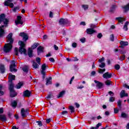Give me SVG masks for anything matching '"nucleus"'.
Listing matches in <instances>:
<instances>
[{
	"instance_id": "nucleus-50",
	"label": "nucleus",
	"mask_w": 129,
	"mask_h": 129,
	"mask_svg": "<svg viewBox=\"0 0 129 129\" xmlns=\"http://www.w3.org/2000/svg\"><path fill=\"white\" fill-rule=\"evenodd\" d=\"M125 58V55H122V56H120L119 60H120L121 61H122V60H124Z\"/></svg>"
},
{
	"instance_id": "nucleus-42",
	"label": "nucleus",
	"mask_w": 129,
	"mask_h": 129,
	"mask_svg": "<svg viewBox=\"0 0 129 129\" xmlns=\"http://www.w3.org/2000/svg\"><path fill=\"white\" fill-rule=\"evenodd\" d=\"M3 89V86L0 85V96L4 95V92L2 91Z\"/></svg>"
},
{
	"instance_id": "nucleus-30",
	"label": "nucleus",
	"mask_w": 129,
	"mask_h": 129,
	"mask_svg": "<svg viewBox=\"0 0 129 129\" xmlns=\"http://www.w3.org/2000/svg\"><path fill=\"white\" fill-rule=\"evenodd\" d=\"M102 124H101V123H98L96 127H91L90 128V129H98L99 128V126H101Z\"/></svg>"
},
{
	"instance_id": "nucleus-53",
	"label": "nucleus",
	"mask_w": 129,
	"mask_h": 129,
	"mask_svg": "<svg viewBox=\"0 0 129 129\" xmlns=\"http://www.w3.org/2000/svg\"><path fill=\"white\" fill-rule=\"evenodd\" d=\"M97 38H98V39H101V38H102V34L101 33H99L97 36Z\"/></svg>"
},
{
	"instance_id": "nucleus-13",
	"label": "nucleus",
	"mask_w": 129,
	"mask_h": 129,
	"mask_svg": "<svg viewBox=\"0 0 129 129\" xmlns=\"http://www.w3.org/2000/svg\"><path fill=\"white\" fill-rule=\"evenodd\" d=\"M20 36L23 37V39L24 40V41H27V40H28V39H29V37H28V34L27 33H25L24 32L21 33L20 34Z\"/></svg>"
},
{
	"instance_id": "nucleus-47",
	"label": "nucleus",
	"mask_w": 129,
	"mask_h": 129,
	"mask_svg": "<svg viewBox=\"0 0 129 129\" xmlns=\"http://www.w3.org/2000/svg\"><path fill=\"white\" fill-rule=\"evenodd\" d=\"M90 29H92L93 30H94L95 28H96V26L94 24H90Z\"/></svg>"
},
{
	"instance_id": "nucleus-24",
	"label": "nucleus",
	"mask_w": 129,
	"mask_h": 129,
	"mask_svg": "<svg viewBox=\"0 0 129 129\" xmlns=\"http://www.w3.org/2000/svg\"><path fill=\"white\" fill-rule=\"evenodd\" d=\"M28 56L30 58L33 57V49H31V48H28Z\"/></svg>"
},
{
	"instance_id": "nucleus-11",
	"label": "nucleus",
	"mask_w": 129,
	"mask_h": 129,
	"mask_svg": "<svg viewBox=\"0 0 129 129\" xmlns=\"http://www.w3.org/2000/svg\"><path fill=\"white\" fill-rule=\"evenodd\" d=\"M16 78V76L12 75V74H9V82H10V84H14L13 83V80H15Z\"/></svg>"
},
{
	"instance_id": "nucleus-64",
	"label": "nucleus",
	"mask_w": 129,
	"mask_h": 129,
	"mask_svg": "<svg viewBox=\"0 0 129 129\" xmlns=\"http://www.w3.org/2000/svg\"><path fill=\"white\" fill-rule=\"evenodd\" d=\"M114 111L115 113H117V112H118V109H116V108H114Z\"/></svg>"
},
{
	"instance_id": "nucleus-58",
	"label": "nucleus",
	"mask_w": 129,
	"mask_h": 129,
	"mask_svg": "<svg viewBox=\"0 0 129 129\" xmlns=\"http://www.w3.org/2000/svg\"><path fill=\"white\" fill-rule=\"evenodd\" d=\"M49 61H50V62H55V59H54V58L51 57L49 58Z\"/></svg>"
},
{
	"instance_id": "nucleus-12",
	"label": "nucleus",
	"mask_w": 129,
	"mask_h": 129,
	"mask_svg": "<svg viewBox=\"0 0 129 129\" xmlns=\"http://www.w3.org/2000/svg\"><path fill=\"white\" fill-rule=\"evenodd\" d=\"M86 33L88 35H92V34H94V33H96V30L91 29V28H88L86 30Z\"/></svg>"
},
{
	"instance_id": "nucleus-61",
	"label": "nucleus",
	"mask_w": 129,
	"mask_h": 129,
	"mask_svg": "<svg viewBox=\"0 0 129 129\" xmlns=\"http://www.w3.org/2000/svg\"><path fill=\"white\" fill-rule=\"evenodd\" d=\"M80 25H82L83 26H86V24L85 23V22L83 21L81 22Z\"/></svg>"
},
{
	"instance_id": "nucleus-55",
	"label": "nucleus",
	"mask_w": 129,
	"mask_h": 129,
	"mask_svg": "<svg viewBox=\"0 0 129 129\" xmlns=\"http://www.w3.org/2000/svg\"><path fill=\"white\" fill-rule=\"evenodd\" d=\"M108 94L110 95V96H114V94L112 91L108 92Z\"/></svg>"
},
{
	"instance_id": "nucleus-56",
	"label": "nucleus",
	"mask_w": 129,
	"mask_h": 129,
	"mask_svg": "<svg viewBox=\"0 0 129 129\" xmlns=\"http://www.w3.org/2000/svg\"><path fill=\"white\" fill-rule=\"evenodd\" d=\"M80 41L82 43H85V38L83 37L80 39Z\"/></svg>"
},
{
	"instance_id": "nucleus-19",
	"label": "nucleus",
	"mask_w": 129,
	"mask_h": 129,
	"mask_svg": "<svg viewBox=\"0 0 129 129\" xmlns=\"http://www.w3.org/2000/svg\"><path fill=\"white\" fill-rule=\"evenodd\" d=\"M116 21H118L119 23H122V22H124L125 21V18L122 17H117L115 18Z\"/></svg>"
},
{
	"instance_id": "nucleus-2",
	"label": "nucleus",
	"mask_w": 129,
	"mask_h": 129,
	"mask_svg": "<svg viewBox=\"0 0 129 129\" xmlns=\"http://www.w3.org/2000/svg\"><path fill=\"white\" fill-rule=\"evenodd\" d=\"M9 19L6 18V16L4 14H2L0 15V24H3L4 25L0 26V38L3 37V35L5 34L4 28H7L8 25L9 24Z\"/></svg>"
},
{
	"instance_id": "nucleus-15",
	"label": "nucleus",
	"mask_w": 129,
	"mask_h": 129,
	"mask_svg": "<svg viewBox=\"0 0 129 129\" xmlns=\"http://www.w3.org/2000/svg\"><path fill=\"white\" fill-rule=\"evenodd\" d=\"M111 76H112V74H109V73L107 72L103 75V78H105V79H109V78H111Z\"/></svg>"
},
{
	"instance_id": "nucleus-44",
	"label": "nucleus",
	"mask_w": 129,
	"mask_h": 129,
	"mask_svg": "<svg viewBox=\"0 0 129 129\" xmlns=\"http://www.w3.org/2000/svg\"><path fill=\"white\" fill-rule=\"evenodd\" d=\"M36 61L37 63H38V64H39V65H40V62H41V58L40 57H37L36 58Z\"/></svg>"
},
{
	"instance_id": "nucleus-16",
	"label": "nucleus",
	"mask_w": 129,
	"mask_h": 129,
	"mask_svg": "<svg viewBox=\"0 0 129 129\" xmlns=\"http://www.w3.org/2000/svg\"><path fill=\"white\" fill-rule=\"evenodd\" d=\"M32 93L30 91L27 90L23 92V96L24 97H30Z\"/></svg>"
},
{
	"instance_id": "nucleus-60",
	"label": "nucleus",
	"mask_w": 129,
	"mask_h": 129,
	"mask_svg": "<svg viewBox=\"0 0 129 129\" xmlns=\"http://www.w3.org/2000/svg\"><path fill=\"white\" fill-rule=\"evenodd\" d=\"M51 120L52 119L51 118H48V119H46V123H49L51 121Z\"/></svg>"
},
{
	"instance_id": "nucleus-23",
	"label": "nucleus",
	"mask_w": 129,
	"mask_h": 129,
	"mask_svg": "<svg viewBox=\"0 0 129 129\" xmlns=\"http://www.w3.org/2000/svg\"><path fill=\"white\" fill-rule=\"evenodd\" d=\"M120 44L121 45V48L124 47V46H127L128 45V42L126 41H121L120 42Z\"/></svg>"
},
{
	"instance_id": "nucleus-62",
	"label": "nucleus",
	"mask_w": 129,
	"mask_h": 129,
	"mask_svg": "<svg viewBox=\"0 0 129 129\" xmlns=\"http://www.w3.org/2000/svg\"><path fill=\"white\" fill-rule=\"evenodd\" d=\"M124 87H125V88H127V89H129V86L127 85L126 84L124 85Z\"/></svg>"
},
{
	"instance_id": "nucleus-43",
	"label": "nucleus",
	"mask_w": 129,
	"mask_h": 129,
	"mask_svg": "<svg viewBox=\"0 0 129 129\" xmlns=\"http://www.w3.org/2000/svg\"><path fill=\"white\" fill-rule=\"evenodd\" d=\"M105 84L106 85L109 86L111 84V82L109 80H107L105 81Z\"/></svg>"
},
{
	"instance_id": "nucleus-18",
	"label": "nucleus",
	"mask_w": 129,
	"mask_h": 129,
	"mask_svg": "<svg viewBox=\"0 0 129 129\" xmlns=\"http://www.w3.org/2000/svg\"><path fill=\"white\" fill-rule=\"evenodd\" d=\"M32 66L34 69H38L39 68V64L35 60L32 61Z\"/></svg>"
},
{
	"instance_id": "nucleus-27",
	"label": "nucleus",
	"mask_w": 129,
	"mask_h": 129,
	"mask_svg": "<svg viewBox=\"0 0 129 129\" xmlns=\"http://www.w3.org/2000/svg\"><path fill=\"white\" fill-rule=\"evenodd\" d=\"M121 117H122L123 118H128V115H127L126 113L122 112L121 114Z\"/></svg>"
},
{
	"instance_id": "nucleus-31",
	"label": "nucleus",
	"mask_w": 129,
	"mask_h": 129,
	"mask_svg": "<svg viewBox=\"0 0 129 129\" xmlns=\"http://www.w3.org/2000/svg\"><path fill=\"white\" fill-rule=\"evenodd\" d=\"M69 108L70 110H71V113H73L75 111V109L74 108V107L73 106H69Z\"/></svg>"
},
{
	"instance_id": "nucleus-20",
	"label": "nucleus",
	"mask_w": 129,
	"mask_h": 129,
	"mask_svg": "<svg viewBox=\"0 0 129 129\" xmlns=\"http://www.w3.org/2000/svg\"><path fill=\"white\" fill-rule=\"evenodd\" d=\"M46 85H49V84H52V78L49 77L48 78L46 79Z\"/></svg>"
},
{
	"instance_id": "nucleus-33",
	"label": "nucleus",
	"mask_w": 129,
	"mask_h": 129,
	"mask_svg": "<svg viewBox=\"0 0 129 129\" xmlns=\"http://www.w3.org/2000/svg\"><path fill=\"white\" fill-rule=\"evenodd\" d=\"M0 70L2 73H5V66L1 64L0 67Z\"/></svg>"
},
{
	"instance_id": "nucleus-3",
	"label": "nucleus",
	"mask_w": 129,
	"mask_h": 129,
	"mask_svg": "<svg viewBox=\"0 0 129 129\" xmlns=\"http://www.w3.org/2000/svg\"><path fill=\"white\" fill-rule=\"evenodd\" d=\"M18 44L20 46V47H19V49L17 47H15V55H16V56H19V53H20V54H24V55H26V52H27V50H26V48H25V44L24 42L19 40V41L18 42Z\"/></svg>"
},
{
	"instance_id": "nucleus-48",
	"label": "nucleus",
	"mask_w": 129,
	"mask_h": 129,
	"mask_svg": "<svg viewBox=\"0 0 129 129\" xmlns=\"http://www.w3.org/2000/svg\"><path fill=\"white\" fill-rule=\"evenodd\" d=\"M120 69V66H119V64H116L115 66V69H116V70H119Z\"/></svg>"
},
{
	"instance_id": "nucleus-7",
	"label": "nucleus",
	"mask_w": 129,
	"mask_h": 129,
	"mask_svg": "<svg viewBox=\"0 0 129 129\" xmlns=\"http://www.w3.org/2000/svg\"><path fill=\"white\" fill-rule=\"evenodd\" d=\"M59 24L61 26H64V25H69V24H70V22H69L67 19L61 18L59 21Z\"/></svg>"
},
{
	"instance_id": "nucleus-49",
	"label": "nucleus",
	"mask_w": 129,
	"mask_h": 129,
	"mask_svg": "<svg viewBox=\"0 0 129 129\" xmlns=\"http://www.w3.org/2000/svg\"><path fill=\"white\" fill-rule=\"evenodd\" d=\"M117 105L119 107H121V100H119L117 102Z\"/></svg>"
},
{
	"instance_id": "nucleus-39",
	"label": "nucleus",
	"mask_w": 129,
	"mask_h": 129,
	"mask_svg": "<svg viewBox=\"0 0 129 129\" xmlns=\"http://www.w3.org/2000/svg\"><path fill=\"white\" fill-rule=\"evenodd\" d=\"M83 9L85 10V11H86V10H88V5H84L82 6Z\"/></svg>"
},
{
	"instance_id": "nucleus-22",
	"label": "nucleus",
	"mask_w": 129,
	"mask_h": 129,
	"mask_svg": "<svg viewBox=\"0 0 129 129\" xmlns=\"http://www.w3.org/2000/svg\"><path fill=\"white\" fill-rule=\"evenodd\" d=\"M122 8L124 10V12L125 13H126L127 12H128L129 11V3L127 4L126 5L124 6Z\"/></svg>"
},
{
	"instance_id": "nucleus-35",
	"label": "nucleus",
	"mask_w": 129,
	"mask_h": 129,
	"mask_svg": "<svg viewBox=\"0 0 129 129\" xmlns=\"http://www.w3.org/2000/svg\"><path fill=\"white\" fill-rule=\"evenodd\" d=\"M38 45H39V44L34 43V44L31 46V49L32 50H34V49H36V48H37L38 47Z\"/></svg>"
},
{
	"instance_id": "nucleus-59",
	"label": "nucleus",
	"mask_w": 129,
	"mask_h": 129,
	"mask_svg": "<svg viewBox=\"0 0 129 129\" xmlns=\"http://www.w3.org/2000/svg\"><path fill=\"white\" fill-rule=\"evenodd\" d=\"M49 18H53V12L51 11L49 13Z\"/></svg>"
},
{
	"instance_id": "nucleus-57",
	"label": "nucleus",
	"mask_w": 129,
	"mask_h": 129,
	"mask_svg": "<svg viewBox=\"0 0 129 129\" xmlns=\"http://www.w3.org/2000/svg\"><path fill=\"white\" fill-rule=\"evenodd\" d=\"M53 47L54 48V50H55L56 51H57L59 49V47H58V46H57V45H56L55 44L53 45Z\"/></svg>"
},
{
	"instance_id": "nucleus-17",
	"label": "nucleus",
	"mask_w": 129,
	"mask_h": 129,
	"mask_svg": "<svg viewBox=\"0 0 129 129\" xmlns=\"http://www.w3.org/2000/svg\"><path fill=\"white\" fill-rule=\"evenodd\" d=\"M21 114L22 117H26L28 113H27L26 111H25V108H22L21 110Z\"/></svg>"
},
{
	"instance_id": "nucleus-1",
	"label": "nucleus",
	"mask_w": 129,
	"mask_h": 129,
	"mask_svg": "<svg viewBox=\"0 0 129 129\" xmlns=\"http://www.w3.org/2000/svg\"><path fill=\"white\" fill-rule=\"evenodd\" d=\"M7 42L4 47V52L5 53H10L13 49V44H14V39L13 38V34L10 33L7 37Z\"/></svg>"
},
{
	"instance_id": "nucleus-21",
	"label": "nucleus",
	"mask_w": 129,
	"mask_h": 129,
	"mask_svg": "<svg viewBox=\"0 0 129 129\" xmlns=\"http://www.w3.org/2000/svg\"><path fill=\"white\" fill-rule=\"evenodd\" d=\"M128 24H129V22L128 21H126L123 27V30H124V31H127V30H128V28H127V26H128Z\"/></svg>"
},
{
	"instance_id": "nucleus-45",
	"label": "nucleus",
	"mask_w": 129,
	"mask_h": 129,
	"mask_svg": "<svg viewBox=\"0 0 129 129\" xmlns=\"http://www.w3.org/2000/svg\"><path fill=\"white\" fill-rule=\"evenodd\" d=\"M105 72V69H99V73L102 74L103 72Z\"/></svg>"
},
{
	"instance_id": "nucleus-8",
	"label": "nucleus",
	"mask_w": 129,
	"mask_h": 129,
	"mask_svg": "<svg viewBox=\"0 0 129 129\" xmlns=\"http://www.w3.org/2000/svg\"><path fill=\"white\" fill-rule=\"evenodd\" d=\"M14 0H7L5 1L4 3V6L6 7H10V8H14V3H12Z\"/></svg>"
},
{
	"instance_id": "nucleus-46",
	"label": "nucleus",
	"mask_w": 129,
	"mask_h": 129,
	"mask_svg": "<svg viewBox=\"0 0 129 129\" xmlns=\"http://www.w3.org/2000/svg\"><path fill=\"white\" fill-rule=\"evenodd\" d=\"M110 40L111 41H112V42H113V41H114V36L113 35V34H112L110 35Z\"/></svg>"
},
{
	"instance_id": "nucleus-6",
	"label": "nucleus",
	"mask_w": 129,
	"mask_h": 129,
	"mask_svg": "<svg viewBox=\"0 0 129 129\" xmlns=\"http://www.w3.org/2000/svg\"><path fill=\"white\" fill-rule=\"evenodd\" d=\"M48 68V67L46 66V63H44L41 66V73L42 75H43V79L45 78V76H46V72L45 71L46 69Z\"/></svg>"
},
{
	"instance_id": "nucleus-25",
	"label": "nucleus",
	"mask_w": 129,
	"mask_h": 129,
	"mask_svg": "<svg viewBox=\"0 0 129 129\" xmlns=\"http://www.w3.org/2000/svg\"><path fill=\"white\" fill-rule=\"evenodd\" d=\"M115 9H116V5H112L110 8V13H114Z\"/></svg>"
},
{
	"instance_id": "nucleus-52",
	"label": "nucleus",
	"mask_w": 129,
	"mask_h": 129,
	"mask_svg": "<svg viewBox=\"0 0 129 129\" xmlns=\"http://www.w3.org/2000/svg\"><path fill=\"white\" fill-rule=\"evenodd\" d=\"M72 46L73 48H76L77 47V43L74 42L72 43Z\"/></svg>"
},
{
	"instance_id": "nucleus-37",
	"label": "nucleus",
	"mask_w": 129,
	"mask_h": 129,
	"mask_svg": "<svg viewBox=\"0 0 129 129\" xmlns=\"http://www.w3.org/2000/svg\"><path fill=\"white\" fill-rule=\"evenodd\" d=\"M99 67H100V68H104L105 67V63L101 62V64L99 65Z\"/></svg>"
},
{
	"instance_id": "nucleus-10",
	"label": "nucleus",
	"mask_w": 129,
	"mask_h": 129,
	"mask_svg": "<svg viewBox=\"0 0 129 129\" xmlns=\"http://www.w3.org/2000/svg\"><path fill=\"white\" fill-rule=\"evenodd\" d=\"M95 83L96 84V86L99 89H101V88H103V84L102 83L100 82L99 81H97L96 80L94 81Z\"/></svg>"
},
{
	"instance_id": "nucleus-34",
	"label": "nucleus",
	"mask_w": 129,
	"mask_h": 129,
	"mask_svg": "<svg viewBox=\"0 0 129 129\" xmlns=\"http://www.w3.org/2000/svg\"><path fill=\"white\" fill-rule=\"evenodd\" d=\"M22 86H23V83H19L16 86V88H17V89H20V88H21V87H22Z\"/></svg>"
},
{
	"instance_id": "nucleus-41",
	"label": "nucleus",
	"mask_w": 129,
	"mask_h": 129,
	"mask_svg": "<svg viewBox=\"0 0 129 129\" xmlns=\"http://www.w3.org/2000/svg\"><path fill=\"white\" fill-rule=\"evenodd\" d=\"M53 95L51 94V93H50V94L48 95L46 98V99H49V98H53Z\"/></svg>"
},
{
	"instance_id": "nucleus-9",
	"label": "nucleus",
	"mask_w": 129,
	"mask_h": 129,
	"mask_svg": "<svg viewBox=\"0 0 129 129\" xmlns=\"http://www.w3.org/2000/svg\"><path fill=\"white\" fill-rule=\"evenodd\" d=\"M23 23L24 22H23V21H22V16H17V20L15 21L16 25H19V24H20V25H23Z\"/></svg>"
},
{
	"instance_id": "nucleus-36",
	"label": "nucleus",
	"mask_w": 129,
	"mask_h": 129,
	"mask_svg": "<svg viewBox=\"0 0 129 129\" xmlns=\"http://www.w3.org/2000/svg\"><path fill=\"white\" fill-rule=\"evenodd\" d=\"M19 10H20V7L17 6L14 7V8L13 9V11L14 12V13H16L17 11H19Z\"/></svg>"
},
{
	"instance_id": "nucleus-51",
	"label": "nucleus",
	"mask_w": 129,
	"mask_h": 129,
	"mask_svg": "<svg viewBox=\"0 0 129 129\" xmlns=\"http://www.w3.org/2000/svg\"><path fill=\"white\" fill-rule=\"evenodd\" d=\"M109 100L110 102H113V101L114 100V97H110Z\"/></svg>"
},
{
	"instance_id": "nucleus-54",
	"label": "nucleus",
	"mask_w": 129,
	"mask_h": 129,
	"mask_svg": "<svg viewBox=\"0 0 129 129\" xmlns=\"http://www.w3.org/2000/svg\"><path fill=\"white\" fill-rule=\"evenodd\" d=\"M104 61V57H102L101 58L99 59V62H100V63H102V62H103Z\"/></svg>"
},
{
	"instance_id": "nucleus-14",
	"label": "nucleus",
	"mask_w": 129,
	"mask_h": 129,
	"mask_svg": "<svg viewBox=\"0 0 129 129\" xmlns=\"http://www.w3.org/2000/svg\"><path fill=\"white\" fill-rule=\"evenodd\" d=\"M128 96V94L125 93V91L124 90H122L120 93V97L122 98L123 97H127Z\"/></svg>"
},
{
	"instance_id": "nucleus-40",
	"label": "nucleus",
	"mask_w": 129,
	"mask_h": 129,
	"mask_svg": "<svg viewBox=\"0 0 129 129\" xmlns=\"http://www.w3.org/2000/svg\"><path fill=\"white\" fill-rule=\"evenodd\" d=\"M36 123H37L38 125H39V126H43V123H42V121H37Z\"/></svg>"
},
{
	"instance_id": "nucleus-29",
	"label": "nucleus",
	"mask_w": 129,
	"mask_h": 129,
	"mask_svg": "<svg viewBox=\"0 0 129 129\" xmlns=\"http://www.w3.org/2000/svg\"><path fill=\"white\" fill-rule=\"evenodd\" d=\"M64 94H65V91H62L60 92L59 95L57 96V98H60V97H63Z\"/></svg>"
},
{
	"instance_id": "nucleus-63",
	"label": "nucleus",
	"mask_w": 129,
	"mask_h": 129,
	"mask_svg": "<svg viewBox=\"0 0 129 129\" xmlns=\"http://www.w3.org/2000/svg\"><path fill=\"white\" fill-rule=\"evenodd\" d=\"M78 58H76V57H74L73 59H72V61H78Z\"/></svg>"
},
{
	"instance_id": "nucleus-32",
	"label": "nucleus",
	"mask_w": 129,
	"mask_h": 129,
	"mask_svg": "<svg viewBox=\"0 0 129 129\" xmlns=\"http://www.w3.org/2000/svg\"><path fill=\"white\" fill-rule=\"evenodd\" d=\"M23 71L24 72H28L29 71V67L28 66H25L22 68Z\"/></svg>"
},
{
	"instance_id": "nucleus-38",
	"label": "nucleus",
	"mask_w": 129,
	"mask_h": 129,
	"mask_svg": "<svg viewBox=\"0 0 129 129\" xmlns=\"http://www.w3.org/2000/svg\"><path fill=\"white\" fill-rule=\"evenodd\" d=\"M12 106L13 107H16V106H17V104H18V103H17L16 101H14L12 102Z\"/></svg>"
},
{
	"instance_id": "nucleus-28",
	"label": "nucleus",
	"mask_w": 129,
	"mask_h": 129,
	"mask_svg": "<svg viewBox=\"0 0 129 129\" xmlns=\"http://www.w3.org/2000/svg\"><path fill=\"white\" fill-rule=\"evenodd\" d=\"M0 119L2 120V121H6L7 120V117L5 115H0Z\"/></svg>"
},
{
	"instance_id": "nucleus-5",
	"label": "nucleus",
	"mask_w": 129,
	"mask_h": 129,
	"mask_svg": "<svg viewBox=\"0 0 129 129\" xmlns=\"http://www.w3.org/2000/svg\"><path fill=\"white\" fill-rule=\"evenodd\" d=\"M10 71L11 72H17L18 71V70L16 69V61L15 60L11 61L10 66Z\"/></svg>"
},
{
	"instance_id": "nucleus-4",
	"label": "nucleus",
	"mask_w": 129,
	"mask_h": 129,
	"mask_svg": "<svg viewBox=\"0 0 129 129\" xmlns=\"http://www.w3.org/2000/svg\"><path fill=\"white\" fill-rule=\"evenodd\" d=\"M14 87H15L14 84H9V88L10 91V94L11 97H15V96H17V93H16V91H15V90L14 89Z\"/></svg>"
},
{
	"instance_id": "nucleus-26",
	"label": "nucleus",
	"mask_w": 129,
	"mask_h": 129,
	"mask_svg": "<svg viewBox=\"0 0 129 129\" xmlns=\"http://www.w3.org/2000/svg\"><path fill=\"white\" fill-rule=\"evenodd\" d=\"M43 51H44V48H43V47L39 46L37 48V53L38 54H39L41 52H43Z\"/></svg>"
}]
</instances>
